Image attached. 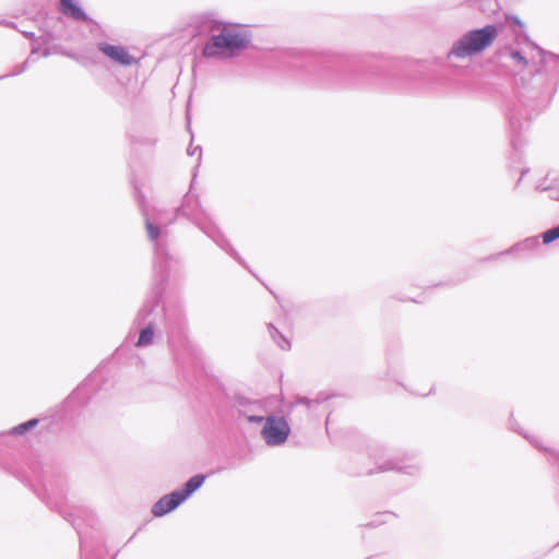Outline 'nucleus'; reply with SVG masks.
Segmentation results:
<instances>
[{
  "instance_id": "11",
  "label": "nucleus",
  "mask_w": 559,
  "mask_h": 559,
  "mask_svg": "<svg viewBox=\"0 0 559 559\" xmlns=\"http://www.w3.org/2000/svg\"><path fill=\"white\" fill-rule=\"evenodd\" d=\"M34 491L43 501H45V503L50 509L59 510L60 514L66 520H68L69 522H71L73 524V526L75 527L78 534L80 535V548H81V557H82V559H92L86 554V543H85V540L82 537V533H81V530L79 528V525L76 524L75 520L73 519V513H66L61 509L60 502L57 501V500L56 501L52 500L51 495H55V488H53L52 484H49V485L44 484L43 485V489H40V490L34 489Z\"/></svg>"
},
{
  "instance_id": "9",
  "label": "nucleus",
  "mask_w": 559,
  "mask_h": 559,
  "mask_svg": "<svg viewBox=\"0 0 559 559\" xmlns=\"http://www.w3.org/2000/svg\"><path fill=\"white\" fill-rule=\"evenodd\" d=\"M262 424L261 436L269 447H280L287 441L290 426L285 417L267 415Z\"/></svg>"
},
{
  "instance_id": "33",
  "label": "nucleus",
  "mask_w": 559,
  "mask_h": 559,
  "mask_svg": "<svg viewBox=\"0 0 559 559\" xmlns=\"http://www.w3.org/2000/svg\"><path fill=\"white\" fill-rule=\"evenodd\" d=\"M43 56H44V57H48V56H49V50H48V49H45V50L43 51Z\"/></svg>"
},
{
  "instance_id": "23",
  "label": "nucleus",
  "mask_w": 559,
  "mask_h": 559,
  "mask_svg": "<svg viewBox=\"0 0 559 559\" xmlns=\"http://www.w3.org/2000/svg\"><path fill=\"white\" fill-rule=\"evenodd\" d=\"M38 423L39 420L37 418H32L23 424L13 427L9 433L12 436H22L34 429L38 425Z\"/></svg>"
},
{
  "instance_id": "25",
  "label": "nucleus",
  "mask_w": 559,
  "mask_h": 559,
  "mask_svg": "<svg viewBox=\"0 0 559 559\" xmlns=\"http://www.w3.org/2000/svg\"><path fill=\"white\" fill-rule=\"evenodd\" d=\"M542 236H543V242L545 245H549L552 241L559 239V225L546 230L545 233H543Z\"/></svg>"
},
{
  "instance_id": "16",
  "label": "nucleus",
  "mask_w": 559,
  "mask_h": 559,
  "mask_svg": "<svg viewBox=\"0 0 559 559\" xmlns=\"http://www.w3.org/2000/svg\"><path fill=\"white\" fill-rule=\"evenodd\" d=\"M532 47H534L538 55V62L536 63L534 57H532V63L536 66L533 74H539L545 71L551 63L559 62V55L546 51L545 49L537 46L535 43H531Z\"/></svg>"
},
{
  "instance_id": "22",
  "label": "nucleus",
  "mask_w": 559,
  "mask_h": 559,
  "mask_svg": "<svg viewBox=\"0 0 559 559\" xmlns=\"http://www.w3.org/2000/svg\"><path fill=\"white\" fill-rule=\"evenodd\" d=\"M37 51H38V48L33 46V48L31 50V55L27 57V59L23 63L15 66L10 73L0 75V80L9 78V76H15V75H19V74L23 73L24 71H26L29 63L35 62V59L33 58V56L35 53H37Z\"/></svg>"
},
{
  "instance_id": "32",
  "label": "nucleus",
  "mask_w": 559,
  "mask_h": 559,
  "mask_svg": "<svg viewBox=\"0 0 559 559\" xmlns=\"http://www.w3.org/2000/svg\"><path fill=\"white\" fill-rule=\"evenodd\" d=\"M269 332H270L272 338L274 340V342L276 343L278 334H276L273 329H269Z\"/></svg>"
},
{
  "instance_id": "29",
  "label": "nucleus",
  "mask_w": 559,
  "mask_h": 559,
  "mask_svg": "<svg viewBox=\"0 0 559 559\" xmlns=\"http://www.w3.org/2000/svg\"><path fill=\"white\" fill-rule=\"evenodd\" d=\"M22 33H23V35H24L26 38H28V39H31V40H33V41H36V36H35V34H34L33 32H22Z\"/></svg>"
},
{
  "instance_id": "8",
  "label": "nucleus",
  "mask_w": 559,
  "mask_h": 559,
  "mask_svg": "<svg viewBox=\"0 0 559 559\" xmlns=\"http://www.w3.org/2000/svg\"><path fill=\"white\" fill-rule=\"evenodd\" d=\"M204 480L205 476L202 474L192 476L181 489L165 495L159 500H157L153 504L152 513L155 516L160 518L174 511L191 495H193L203 485Z\"/></svg>"
},
{
  "instance_id": "6",
  "label": "nucleus",
  "mask_w": 559,
  "mask_h": 559,
  "mask_svg": "<svg viewBox=\"0 0 559 559\" xmlns=\"http://www.w3.org/2000/svg\"><path fill=\"white\" fill-rule=\"evenodd\" d=\"M499 34L495 24L471 29L456 40L448 53V58L464 59L480 53L490 47Z\"/></svg>"
},
{
  "instance_id": "1",
  "label": "nucleus",
  "mask_w": 559,
  "mask_h": 559,
  "mask_svg": "<svg viewBox=\"0 0 559 559\" xmlns=\"http://www.w3.org/2000/svg\"><path fill=\"white\" fill-rule=\"evenodd\" d=\"M285 64L289 69L306 68L314 72V80L322 86L330 88H359L376 84L372 74L360 76L348 70L338 58L310 56L304 51L290 50L284 55Z\"/></svg>"
},
{
  "instance_id": "34",
  "label": "nucleus",
  "mask_w": 559,
  "mask_h": 559,
  "mask_svg": "<svg viewBox=\"0 0 559 559\" xmlns=\"http://www.w3.org/2000/svg\"><path fill=\"white\" fill-rule=\"evenodd\" d=\"M431 392H432V389L429 390L428 393H426L425 395H429V394H431Z\"/></svg>"
},
{
  "instance_id": "15",
  "label": "nucleus",
  "mask_w": 559,
  "mask_h": 559,
  "mask_svg": "<svg viewBox=\"0 0 559 559\" xmlns=\"http://www.w3.org/2000/svg\"><path fill=\"white\" fill-rule=\"evenodd\" d=\"M59 10L63 15L72 19L73 21L94 22L74 0H60Z\"/></svg>"
},
{
  "instance_id": "31",
  "label": "nucleus",
  "mask_w": 559,
  "mask_h": 559,
  "mask_svg": "<svg viewBox=\"0 0 559 559\" xmlns=\"http://www.w3.org/2000/svg\"><path fill=\"white\" fill-rule=\"evenodd\" d=\"M530 441H531L532 444H534L539 450L547 451V449L543 448L542 445H539V443L535 439H530Z\"/></svg>"
},
{
  "instance_id": "28",
  "label": "nucleus",
  "mask_w": 559,
  "mask_h": 559,
  "mask_svg": "<svg viewBox=\"0 0 559 559\" xmlns=\"http://www.w3.org/2000/svg\"><path fill=\"white\" fill-rule=\"evenodd\" d=\"M508 21H512L514 24L520 26L521 28L524 27L523 22L516 16V15H507L506 16Z\"/></svg>"
},
{
  "instance_id": "26",
  "label": "nucleus",
  "mask_w": 559,
  "mask_h": 559,
  "mask_svg": "<svg viewBox=\"0 0 559 559\" xmlns=\"http://www.w3.org/2000/svg\"><path fill=\"white\" fill-rule=\"evenodd\" d=\"M269 329H273L274 332L276 334H278V337H277V341H276V344L282 348V349H285V350H288L290 349V342L272 324V323H269L267 325Z\"/></svg>"
},
{
  "instance_id": "24",
  "label": "nucleus",
  "mask_w": 559,
  "mask_h": 559,
  "mask_svg": "<svg viewBox=\"0 0 559 559\" xmlns=\"http://www.w3.org/2000/svg\"><path fill=\"white\" fill-rule=\"evenodd\" d=\"M131 141L133 144L153 146L157 139L154 135H132Z\"/></svg>"
},
{
  "instance_id": "18",
  "label": "nucleus",
  "mask_w": 559,
  "mask_h": 559,
  "mask_svg": "<svg viewBox=\"0 0 559 559\" xmlns=\"http://www.w3.org/2000/svg\"><path fill=\"white\" fill-rule=\"evenodd\" d=\"M539 247V239L537 236L525 238L522 241L516 242L512 247H510L508 250L500 253L502 254H511V253H518V252H533L535 249Z\"/></svg>"
},
{
  "instance_id": "14",
  "label": "nucleus",
  "mask_w": 559,
  "mask_h": 559,
  "mask_svg": "<svg viewBox=\"0 0 559 559\" xmlns=\"http://www.w3.org/2000/svg\"><path fill=\"white\" fill-rule=\"evenodd\" d=\"M116 97L122 106L132 109L139 107L142 103L141 94L136 85H120L116 92Z\"/></svg>"
},
{
  "instance_id": "21",
  "label": "nucleus",
  "mask_w": 559,
  "mask_h": 559,
  "mask_svg": "<svg viewBox=\"0 0 559 559\" xmlns=\"http://www.w3.org/2000/svg\"><path fill=\"white\" fill-rule=\"evenodd\" d=\"M331 395L320 392L317 394L314 399H308V397H299L296 401V404L298 405H305L308 409H313L316 406L326 402L330 400Z\"/></svg>"
},
{
  "instance_id": "30",
  "label": "nucleus",
  "mask_w": 559,
  "mask_h": 559,
  "mask_svg": "<svg viewBox=\"0 0 559 559\" xmlns=\"http://www.w3.org/2000/svg\"><path fill=\"white\" fill-rule=\"evenodd\" d=\"M384 522H385V521H383V520H374V521H372V522L368 523L366 526L374 527V526H378V525H380V524H382V523H384Z\"/></svg>"
},
{
  "instance_id": "20",
  "label": "nucleus",
  "mask_w": 559,
  "mask_h": 559,
  "mask_svg": "<svg viewBox=\"0 0 559 559\" xmlns=\"http://www.w3.org/2000/svg\"><path fill=\"white\" fill-rule=\"evenodd\" d=\"M499 55L504 58H509L513 61L515 66H519L521 69H525L530 61L520 50H515L511 47L503 48Z\"/></svg>"
},
{
  "instance_id": "19",
  "label": "nucleus",
  "mask_w": 559,
  "mask_h": 559,
  "mask_svg": "<svg viewBox=\"0 0 559 559\" xmlns=\"http://www.w3.org/2000/svg\"><path fill=\"white\" fill-rule=\"evenodd\" d=\"M471 7H476L487 16H493L500 12L501 7L498 0H469Z\"/></svg>"
},
{
  "instance_id": "10",
  "label": "nucleus",
  "mask_w": 559,
  "mask_h": 559,
  "mask_svg": "<svg viewBox=\"0 0 559 559\" xmlns=\"http://www.w3.org/2000/svg\"><path fill=\"white\" fill-rule=\"evenodd\" d=\"M234 408L238 418H243L250 424H262L269 415L265 402L260 400H250L245 396L235 399Z\"/></svg>"
},
{
  "instance_id": "27",
  "label": "nucleus",
  "mask_w": 559,
  "mask_h": 559,
  "mask_svg": "<svg viewBox=\"0 0 559 559\" xmlns=\"http://www.w3.org/2000/svg\"><path fill=\"white\" fill-rule=\"evenodd\" d=\"M187 152H188V155H194L195 152H199L198 162L200 163L201 156H202V148H201V146H195L193 148L190 146V147H188Z\"/></svg>"
},
{
  "instance_id": "7",
  "label": "nucleus",
  "mask_w": 559,
  "mask_h": 559,
  "mask_svg": "<svg viewBox=\"0 0 559 559\" xmlns=\"http://www.w3.org/2000/svg\"><path fill=\"white\" fill-rule=\"evenodd\" d=\"M534 102L524 96H514L507 102L506 118L509 123L511 144L515 151L522 146L520 134L530 128Z\"/></svg>"
},
{
  "instance_id": "5",
  "label": "nucleus",
  "mask_w": 559,
  "mask_h": 559,
  "mask_svg": "<svg viewBox=\"0 0 559 559\" xmlns=\"http://www.w3.org/2000/svg\"><path fill=\"white\" fill-rule=\"evenodd\" d=\"M219 27H222L221 33L212 35L204 45L202 50L204 57L234 56L248 48L250 39L245 35L231 32L226 24L214 21L211 31L218 29Z\"/></svg>"
},
{
  "instance_id": "2",
  "label": "nucleus",
  "mask_w": 559,
  "mask_h": 559,
  "mask_svg": "<svg viewBox=\"0 0 559 559\" xmlns=\"http://www.w3.org/2000/svg\"><path fill=\"white\" fill-rule=\"evenodd\" d=\"M156 280L158 284L153 288L151 295L143 302L133 320V326L139 330V337L135 342L136 347H147L152 345L162 322H166L167 324L168 343L173 346L175 331H181L185 325V318L180 311L177 314L176 322L173 324L166 311L158 308L165 282H160L158 278Z\"/></svg>"
},
{
  "instance_id": "13",
  "label": "nucleus",
  "mask_w": 559,
  "mask_h": 559,
  "mask_svg": "<svg viewBox=\"0 0 559 559\" xmlns=\"http://www.w3.org/2000/svg\"><path fill=\"white\" fill-rule=\"evenodd\" d=\"M97 47L99 51L119 64L131 66L138 63V59L131 56L122 46L99 43Z\"/></svg>"
},
{
  "instance_id": "17",
  "label": "nucleus",
  "mask_w": 559,
  "mask_h": 559,
  "mask_svg": "<svg viewBox=\"0 0 559 559\" xmlns=\"http://www.w3.org/2000/svg\"><path fill=\"white\" fill-rule=\"evenodd\" d=\"M98 384V376L96 373L91 374L76 390L71 394L72 401L85 403V399L88 400V394L96 389Z\"/></svg>"
},
{
  "instance_id": "4",
  "label": "nucleus",
  "mask_w": 559,
  "mask_h": 559,
  "mask_svg": "<svg viewBox=\"0 0 559 559\" xmlns=\"http://www.w3.org/2000/svg\"><path fill=\"white\" fill-rule=\"evenodd\" d=\"M177 217L182 216L191 221L200 230L211 238L222 250L245 265V261L238 252L233 248L227 238L224 236L218 226L213 222L207 212L201 205L198 194L187 192L182 199V203L176 209Z\"/></svg>"
},
{
  "instance_id": "3",
  "label": "nucleus",
  "mask_w": 559,
  "mask_h": 559,
  "mask_svg": "<svg viewBox=\"0 0 559 559\" xmlns=\"http://www.w3.org/2000/svg\"><path fill=\"white\" fill-rule=\"evenodd\" d=\"M134 197L144 216L148 238L155 242V276L160 282H166L173 257L168 252L167 243L164 238L167 236L166 227L171 225L178 217L176 212L168 213L165 211H157L155 216L151 217L145 205V198L138 186H134Z\"/></svg>"
},
{
  "instance_id": "12",
  "label": "nucleus",
  "mask_w": 559,
  "mask_h": 559,
  "mask_svg": "<svg viewBox=\"0 0 559 559\" xmlns=\"http://www.w3.org/2000/svg\"><path fill=\"white\" fill-rule=\"evenodd\" d=\"M371 456L374 459L379 472L396 471L407 475H415L420 469L417 463H405L404 460L400 457L383 459L382 455H378L374 452Z\"/></svg>"
}]
</instances>
